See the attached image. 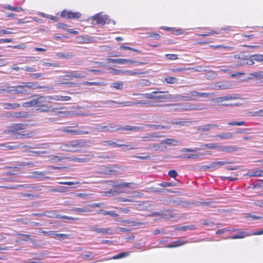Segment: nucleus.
<instances>
[{"mask_svg":"<svg viewBox=\"0 0 263 263\" xmlns=\"http://www.w3.org/2000/svg\"><path fill=\"white\" fill-rule=\"evenodd\" d=\"M20 197H27L29 199L32 200V199H34L35 198H37L39 197V195L37 194H33L21 193Z\"/></svg>","mask_w":263,"mask_h":263,"instance_id":"nucleus-35","label":"nucleus"},{"mask_svg":"<svg viewBox=\"0 0 263 263\" xmlns=\"http://www.w3.org/2000/svg\"><path fill=\"white\" fill-rule=\"evenodd\" d=\"M42 88L38 82H22L21 85L12 86L9 90L14 94H29L32 89Z\"/></svg>","mask_w":263,"mask_h":263,"instance_id":"nucleus-1","label":"nucleus"},{"mask_svg":"<svg viewBox=\"0 0 263 263\" xmlns=\"http://www.w3.org/2000/svg\"><path fill=\"white\" fill-rule=\"evenodd\" d=\"M126 61L127 64H135L137 66L144 65L145 64L144 62H138L132 59H126Z\"/></svg>","mask_w":263,"mask_h":263,"instance_id":"nucleus-53","label":"nucleus"},{"mask_svg":"<svg viewBox=\"0 0 263 263\" xmlns=\"http://www.w3.org/2000/svg\"><path fill=\"white\" fill-rule=\"evenodd\" d=\"M158 185L163 187H166L168 186H174L176 185V183L173 182H162L160 183H159Z\"/></svg>","mask_w":263,"mask_h":263,"instance_id":"nucleus-46","label":"nucleus"},{"mask_svg":"<svg viewBox=\"0 0 263 263\" xmlns=\"http://www.w3.org/2000/svg\"><path fill=\"white\" fill-rule=\"evenodd\" d=\"M51 100L50 96H44L42 95H36V103L35 107L36 110L42 112H48L53 111L55 108L49 105ZM62 107L56 108L55 109H62Z\"/></svg>","mask_w":263,"mask_h":263,"instance_id":"nucleus-2","label":"nucleus"},{"mask_svg":"<svg viewBox=\"0 0 263 263\" xmlns=\"http://www.w3.org/2000/svg\"><path fill=\"white\" fill-rule=\"evenodd\" d=\"M27 124L19 123L15 124L8 127L7 132L8 133H18V132L20 130H22L25 128Z\"/></svg>","mask_w":263,"mask_h":263,"instance_id":"nucleus-9","label":"nucleus"},{"mask_svg":"<svg viewBox=\"0 0 263 263\" xmlns=\"http://www.w3.org/2000/svg\"><path fill=\"white\" fill-rule=\"evenodd\" d=\"M98 213L103 215H109L113 218H116L119 216V215L114 211H109L105 210H100Z\"/></svg>","mask_w":263,"mask_h":263,"instance_id":"nucleus-18","label":"nucleus"},{"mask_svg":"<svg viewBox=\"0 0 263 263\" xmlns=\"http://www.w3.org/2000/svg\"><path fill=\"white\" fill-rule=\"evenodd\" d=\"M251 57H252V60H254L255 61L263 63V54H252L251 55Z\"/></svg>","mask_w":263,"mask_h":263,"instance_id":"nucleus-38","label":"nucleus"},{"mask_svg":"<svg viewBox=\"0 0 263 263\" xmlns=\"http://www.w3.org/2000/svg\"><path fill=\"white\" fill-rule=\"evenodd\" d=\"M191 95L193 97H195V99L197 97H210L212 94L209 93H206V92H199L195 91H191Z\"/></svg>","mask_w":263,"mask_h":263,"instance_id":"nucleus-25","label":"nucleus"},{"mask_svg":"<svg viewBox=\"0 0 263 263\" xmlns=\"http://www.w3.org/2000/svg\"><path fill=\"white\" fill-rule=\"evenodd\" d=\"M60 130L63 132L73 135L88 134L89 133V132L87 131L72 129L69 127H63L61 129H60Z\"/></svg>","mask_w":263,"mask_h":263,"instance_id":"nucleus-8","label":"nucleus"},{"mask_svg":"<svg viewBox=\"0 0 263 263\" xmlns=\"http://www.w3.org/2000/svg\"><path fill=\"white\" fill-rule=\"evenodd\" d=\"M36 103V95L33 96L30 99L23 103L22 106L24 107H35Z\"/></svg>","mask_w":263,"mask_h":263,"instance_id":"nucleus-17","label":"nucleus"},{"mask_svg":"<svg viewBox=\"0 0 263 263\" xmlns=\"http://www.w3.org/2000/svg\"><path fill=\"white\" fill-rule=\"evenodd\" d=\"M131 126L130 125H125L124 126H120L119 127L115 129H114V132H116L118 130H126V131H131Z\"/></svg>","mask_w":263,"mask_h":263,"instance_id":"nucleus-47","label":"nucleus"},{"mask_svg":"<svg viewBox=\"0 0 263 263\" xmlns=\"http://www.w3.org/2000/svg\"><path fill=\"white\" fill-rule=\"evenodd\" d=\"M51 100L60 101H67L71 99L69 96H62L60 95H55L54 96H50Z\"/></svg>","mask_w":263,"mask_h":263,"instance_id":"nucleus-24","label":"nucleus"},{"mask_svg":"<svg viewBox=\"0 0 263 263\" xmlns=\"http://www.w3.org/2000/svg\"><path fill=\"white\" fill-rule=\"evenodd\" d=\"M70 235L66 234H59L57 235V237H59V240H65L69 238Z\"/></svg>","mask_w":263,"mask_h":263,"instance_id":"nucleus-61","label":"nucleus"},{"mask_svg":"<svg viewBox=\"0 0 263 263\" xmlns=\"http://www.w3.org/2000/svg\"><path fill=\"white\" fill-rule=\"evenodd\" d=\"M118 142H124L123 140L118 139L116 142H112L111 141H105L102 142V144L104 146L112 145L115 147H126L127 149H135L137 147L134 144H118Z\"/></svg>","mask_w":263,"mask_h":263,"instance_id":"nucleus-5","label":"nucleus"},{"mask_svg":"<svg viewBox=\"0 0 263 263\" xmlns=\"http://www.w3.org/2000/svg\"><path fill=\"white\" fill-rule=\"evenodd\" d=\"M117 127V125L115 123H110L106 126H102L97 125L95 127H91L93 131L98 132H114L113 128Z\"/></svg>","mask_w":263,"mask_h":263,"instance_id":"nucleus-6","label":"nucleus"},{"mask_svg":"<svg viewBox=\"0 0 263 263\" xmlns=\"http://www.w3.org/2000/svg\"><path fill=\"white\" fill-rule=\"evenodd\" d=\"M217 89H227L230 88V85L228 82H219L215 84Z\"/></svg>","mask_w":263,"mask_h":263,"instance_id":"nucleus-23","label":"nucleus"},{"mask_svg":"<svg viewBox=\"0 0 263 263\" xmlns=\"http://www.w3.org/2000/svg\"><path fill=\"white\" fill-rule=\"evenodd\" d=\"M207 146V144H201L199 147H196L195 148H183L181 151L186 152L189 153H197L201 149H205Z\"/></svg>","mask_w":263,"mask_h":263,"instance_id":"nucleus-15","label":"nucleus"},{"mask_svg":"<svg viewBox=\"0 0 263 263\" xmlns=\"http://www.w3.org/2000/svg\"><path fill=\"white\" fill-rule=\"evenodd\" d=\"M128 253L127 252H122V253H120L115 256H114L112 258L114 259H120V258H123L125 256H126L127 255H128Z\"/></svg>","mask_w":263,"mask_h":263,"instance_id":"nucleus-58","label":"nucleus"},{"mask_svg":"<svg viewBox=\"0 0 263 263\" xmlns=\"http://www.w3.org/2000/svg\"><path fill=\"white\" fill-rule=\"evenodd\" d=\"M72 211L79 213L87 212L88 211L87 209L86 208H73Z\"/></svg>","mask_w":263,"mask_h":263,"instance_id":"nucleus-52","label":"nucleus"},{"mask_svg":"<svg viewBox=\"0 0 263 263\" xmlns=\"http://www.w3.org/2000/svg\"><path fill=\"white\" fill-rule=\"evenodd\" d=\"M2 147H5L7 149H16L18 146L17 145H11L9 143H3L1 145Z\"/></svg>","mask_w":263,"mask_h":263,"instance_id":"nucleus-34","label":"nucleus"},{"mask_svg":"<svg viewBox=\"0 0 263 263\" xmlns=\"http://www.w3.org/2000/svg\"><path fill=\"white\" fill-rule=\"evenodd\" d=\"M91 18L93 20L96 21V24L104 25L105 24H109L111 23L113 24H115V22L114 20L109 19L108 15H103L101 13L95 15Z\"/></svg>","mask_w":263,"mask_h":263,"instance_id":"nucleus-4","label":"nucleus"},{"mask_svg":"<svg viewBox=\"0 0 263 263\" xmlns=\"http://www.w3.org/2000/svg\"><path fill=\"white\" fill-rule=\"evenodd\" d=\"M124 83L121 81H117L112 83L110 87L118 90H122L123 89Z\"/></svg>","mask_w":263,"mask_h":263,"instance_id":"nucleus-26","label":"nucleus"},{"mask_svg":"<svg viewBox=\"0 0 263 263\" xmlns=\"http://www.w3.org/2000/svg\"><path fill=\"white\" fill-rule=\"evenodd\" d=\"M60 149L63 151L74 152V151L72 149V147L69 142L66 143V144H62L60 147Z\"/></svg>","mask_w":263,"mask_h":263,"instance_id":"nucleus-29","label":"nucleus"},{"mask_svg":"<svg viewBox=\"0 0 263 263\" xmlns=\"http://www.w3.org/2000/svg\"><path fill=\"white\" fill-rule=\"evenodd\" d=\"M237 232L238 233V235L242 236L243 238H244L246 236H251V233H249L247 231H240L239 230H237Z\"/></svg>","mask_w":263,"mask_h":263,"instance_id":"nucleus-49","label":"nucleus"},{"mask_svg":"<svg viewBox=\"0 0 263 263\" xmlns=\"http://www.w3.org/2000/svg\"><path fill=\"white\" fill-rule=\"evenodd\" d=\"M18 235L20 236L21 239L23 241H27L30 240L31 241H33V239L31 238V236L29 235L19 233Z\"/></svg>","mask_w":263,"mask_h":263,"instance_id":"nucleus-40","label":"nucleus"},{"mask_svg":"<svg viewBox=\"0 0 263 263\" xmlns=\"http://www.w3.org/2000/svg\"><path fill=\"white\" fill-rule=\"evenodd\" d=\"M44 74L41 73H35L30 74V77L33 79H38L41 78V79H44L43 77Z\"/></svg>","mask_w":263,"mask_h":263,"instance_id":"nucleus-45","label":"nucleus"},{"mask_svg":"<svg viewBox=\"0 0 263 263\" xmlns=\"http://www.w3.org/2000/svg\"><path fill=\"white\" fill-rule=\"evenodd\" d=\"M237 98L234 95H230L226 96L220 97L216 98H214L212 99L213 102L219 103V102H222L228 100H232L236 99Z\"/></svg>","mask_w":263,"mask_h":263,"instance_id":"nucleus-11","label":"nucleus"},{"mask_svg":"<svg viewBox=\"0 0 263 263\" xmlns=\"http://www.w3.org/2000/svg\"><path fill=\"white\" fill-rule=\"evenodd\" d=\"M177 158H181L183 159H197L199 158V155L197 154H190L187 156H179V157H177Z\"/></svg>","mask_w":263,"mask_h":263,"instance_id":"nucleus-44","label":"nucleus"},{"mask_svg":"<svg viewBox=\"0 0 263 263\" xmlns=\"http://www.w3.org/2000/svg\"><path fill=\"white\" fill-rule=\"evenodd\" d=\"M211 129V126H210V124H208L206 125L198 126L196 128V130L198 132L203 133L209 132Z\"/></svg>","mask_w":263,"mask_h":263,"instance_id":"nucleus-28","label":"nucleus"},{"mask_svg":"<svg viewBox=\"0 0 263 263\" xmlns=\"http://www.w3.org/2000/svg\"><path fill=\"white\" fill-rule=\"evenodd\" d=\"M127 222L128 224H129L132 226H140L142 224H144V223L142 222L137 221H125Z\"/></svg>","mask_w":263,"mask_h":263,"instance_id":"nucleus-56","label":"nucleus"},{"mask_svg":"<svg viewBox=\"0 0 263 263\" xmlns=\"http://www.w3.org/2000/svg\"><path fill=\"white\" fill-rule=\"evenodd\" d=\"M68 159L69 160L73 161L75 162L79 163H83L86 162L88 161V158L85 156H83L82 157H78L75 156H72L71 157H68Z\"/></svg>","mask_w":263,"mask_h":263,"instance_id":"nucleus-22","label":"nucleus"},{"mask_svg":"<svg viewBox=\"0 0 263 263\" xmlns=\"http://www.w3.org/2000/svg\"><path fill=\"white\" fill-rule=\"evenodd\" d=\"M20 106V105L18 103H6L5 108L8 109H15L18 108Z\"/></svg>","mask_w":263,"mask_h":263,"instance_id":"nucleus-41","label":"nucleus"},{"mask_svg":"<svg viewBox=\"0 0 263 263\" xmlns=\"http://www.w3.org/2000/svg\"><path fill=\"white\" fill-rule=\"evenodd\" d=\"M186 243H187V241H186L178 240L174 241L171 243L167 244L166 246V248H171L177 247L182 246Z\"/></svg>","mask_w":263,"mask_h":263,"instance_id":"nucleus-20","label":"nucleus"},{"mask_svg":"<svg viewBox=\"0 0 263 263\" xmlns=\"http://www.w3.org/2000/svg\"><path fill=\"white\" fill-rule=\"evenodd\" d=\"M180 143L179 141H177L174 139L168 138L164 140L161 141V144H167L169 145H178Z\"/></svg>","mask_w":263,"mask_h":263,"instance_id":"nucleus-19","label":"nucleus"},{"mask_svg":"<svg viewBox=\"0 0 263 263\" xmlns=\"http://www.w3.org/2000/svg\"><path fill=\"white\" fill-rule=\"evenodd\" d=\"M9 115L8 117H12L14 118H26L28 116V114L26 111H12L8 113Z\"/></svg>","mask_w":263,"mask_h":263,"instance_id":"nucleus-16","label":"nucleus"},{"mask_svg":"<svg viewBox=\"0 0 263 263\" xmlns=\"http://www.w3.org/2000/svg\"><path fill=\"white\" fill-rule=\"evenodd\" d=\"M252 116L257 117H263V109L250 112Z\"/></svg>","mask_w":263,"mask_h":263,"instance_id":"nucleus-60","label":"nucleus"},{"mask_svg":"<svg viewBox=\"0 0 263 263\" xmlns=\"http://www.w3.org/2000/svg\"><path fill=\"white\" fill-rule=\"evenodd\" d=\"M65 159H68V157L65 156H53L50 159L52 162H62Z\"/></svg>","mask_w":263,"mask_h":263,"instance_id":"nucleus-27","label":"nucleus"},{"mask_svg":"<svg viewBox=\"0 0 263 263\" xmlns=\"http://www.w3.org/2000/svg\"><path fill=\"white\" fill-rule=\"evenodd\" d=\"M6 8L9 10L13 11L18 12L20 11H23V9L21 7H12L11 6L9 5L6 7Z\"/></svg>","mask_w":263,"mask_h":263,"instance_id":"nucleus-54","label":"nucleus"},{"mask_svg":"<svg viewBox=\"0 0 263 263\" xmlns=\"http://www.w3.org/2000/svg\"><path fill=\"white\" fill-rule=\"evenodd\" d=\"M168 91H153L151 93H144V94H141V95L143 96L145 98L147 99H156L157 95L156 94L158 93H168Z\"/></svg>","mask_w":263,"mask_h":263,"instance_id":"nucleus-21","label":"nucleus"},{"mask_svg":"<svg viewBox=\"0 0 263 263\" xmlns=\"http://www.w3.org/2000/svg\"><path fill=\"white\" fill-rule=\"evenodd\" d=\"M229 163H231V162L228 161H215L216 168L217 169L222 165Z\"/></svg>","mask_w":263,"mask_h":263,"instance_id":"nucleus-62","label":"nucleus"},{"mask_svg":"<svg viewBox=\"0 0 263 263\" xmlns=\"http://www.w3.org/2000/svg\"><path fill=\"white\" fill-rule=\"evenodd\" d=\"M161 216H165L168 217H173V216L172 215V210L169 209H164L160 211Z\"/></svg>","mask_w":263,"mask_h":263,"instance_id":"nucleus-33","label":"nucleus"},{"mask_svg":"<svg viewBox=\"0 0 263 263\" xmlns=\"http://www.w3.org/2000/svg\"><path fill=\"white\" fill-rule=\"evenodd\" d=\"M193 229H194V226H185L179 228L177 229V230L181 231H187L189 230H192Z\"/></svg>","mask_w":263,"mask_h":263,"instance_id":"nucleus-63","label":"nucleus"},{"mask_svg":"<svg viewBox=\"0 0 263 263\" xmlns=\"http://www.w3.org/2000/svg\"><path fill=\"white\" fill-rule=\"evenodd\" d=\"M249 80L255 79L257 80L260 81V82L263 83V71L258 70L253 73L249 74Z\"/></svg>","mask_w":263,"mask_h":263,"instance_id":"nucleus-10","label":"nucleus"},{"mask_svg":"<svg viewBox=\"0 0 263 263\" xmlns=\"http://www.w3.org/2000/svg\"><path fill=\"white\" fill-rule=\"evenodd\" d=\"M181 98V95H171L168 94L167 97V100L169 101H180Z\"/></svg>","mask_w":263,"mask_h":263,"instance_id":"nucleus-30","label":"nucleus"},{"mask_svg":"<svg viewBox=\"0 0 263 263\" xmlns=\"http://www.w3.org/2000/svg\"><path fill=\"white\" fill-rule=\"evenodd\" d=\"M165 82L167 84H175L178 82V79L176 77H167L164 79Z\"/></svg>","mask_w":263,"mask_h":263,"instance_id":"nucleus-36","label":"nucleus"},{"mask_svg":"<svg viewBox=\"0 0 263 263\" xmlns=\"http://www.w3.org/2000/svg\"><path fill=\"white\" fill-rule=\"evenodd\" d=\"M115 156L112 154H104L103 155H100L98 156L99 158H102L104 159H110L114 158Z\"/></svg>","mask_w":263,"mask_h":263,"instance_id":"nucleus-48","label":"nucleus"},{"mask_svg":"<svg viewBox=\"0 0 263 263\" xmlns=\"http://www.w3.org/2000/svg\"><path fill=\"white\" fill-rule=\"evenodd\" d=\"M57 55L62 59H71L73 57L72 53L69 52L66 53L58 52L57 53Z\"/></svg>","mask_w":263,"mask_h":263,"instance_id":"nucleus-32","label":"nucleus"},{"mask_svg":"<svg viewBox=\"0 0 263 263\" xmlns=\"http://www.w3.org/2000/svg\"><path fill=\"white\" fill-rule=\"evenodd\" d=\"M234 133L227 132V133H221L219 135L214 136L215 138H219L221 140H229L234 138Z\"/></svg>","mask_w":263,"mask_h":263,"instance_id":"nucleus-13","label":"nucleus"},{"mask_svg":"<svg viewBox=\"0 0 263 263\" xmlns=\"http://www.w3.org/2000/svg\"><path fill=\"white\" fill-rule=\"evenodd\" d=\"M193 108H192L191 107H175L174 108L170 109V111H183V110H189L191 109H193Z\"/></svg>","mask_w":263,"mask_h":263,"instance_id":"nucleus-55","label":"nucleus"},{"mask_svg":"<svg viewBox=\"0 0 263 263\" xmlns=\"http://www.w3.org/2000/svg\"><path fill=\"white\" fill-rule=\"evenodd\" d=\"M104 104H111L112 103H116L118 104H123L124 106H132L133 105H141L144 107H151L154 106V104L152 102L145 101L144 100L136 101L135 102H116L112 100H106L102 102Z\"/></svg>","mask_w":263,"mask_h":263,"instance_id":"nucleus-3","label":"nucleus"},{"mask_svg":"<svg viewBox=\"0 0 263 263\" xmlns=\"http://www.w3.org/2000/svg\"><path fill=\"white\" fill-rule=\"evenodd\" d=\"M165 57L168 60H173L178 59L177 55L175 54H166Z\"/></svg>","mask_w":263,"mask_h":263,"instance_id":"nucleus-64","label":"nucleus"},{"mask_svg":"<svg viewBox=\"0 0 263 263\" xmlns=\"http://www.w3.org/2000/svg\"><path fill=\"white\" fill-rule=\"evenodd\" d=\"M191 69V68L178 67L172 69L173 72H184L186 70Z\"/></svg>","mask_w":263,"mask_h":263,"instance_id":"nucleus-59","label":"nucleus"},{"mask_svg":"<svg viewBox=\"0 0 263 263\" xmlns=\"http://www.w3.org/2000/svg\"><path fill=\"white\" fill-rule=\"evenodd\" d=\"M81 14L80 12H72L68 11V13L67 14V17L68 18H78L81 16Z\"/></svg>","mask_w":263,"mask_h":263,"instance_id":"nucleus-31","label":"nucleus"},{"mask_svg":"<svg viewBox=\"0 0 263 263\" xmlns=\"http://www.w3.org/2000/svg\"><path fill=\"white\" fill-rule=\"evenodd\" d=\"M90 230L97 233H102L103 234H112V233L110 228H98L95 227H91Z\"/></svg>","mask_w":263,"mask_h":263,"instance_id":"nucleus-12","label":"nucleus"},{"mask_svg":"<svg viewBox=\"0 0 263 263\" xmlns=\"http://www.w3.org/2000/svg\"><path fill=\"white\" fill-rule=\"evenodd\" d=\"M204 170H206L208 169H211L212 170H216V165L215 161H212L209 163L208 165H205L202 166Z\"/></svg>","mask_w":263,"mask_h":263,"instance_id":"nucleus-39","label":"nucleus"},{"mask_svg":"<svg viewBox=\"0 0 263 263\" xmlns=\"http://www.w3.org/2000/svg\"><path fill=\"white\" fill-rule=\"evenodd\" d=\"M228 124L229 125H232V126H233V125L241 126V125H245L246 122L244 121H239V122L231 121L230 122H229L228 123Z\"/></svg>","mask_w":263,"mask_h":263,"instance_id":"nucleus-51","label":"nucleus"},{"mask_svg":"<svg viewBox=\"0 0 263 263\" xmlns=\"http://www.w3.org/2000/svg\"><path fill=\"white\" fill-rule=\"evenodd\" d=\"M187 96H181L180 101H187L196 100L195 97H193L192 96L191 92L189 93H187Z\"/></svg>","mask_w":263,"mask_h":263,"instance_id":"nucleus-42","label":"nucleus"},{"mask_svg":"<svg viewBox=\"0 0 263 263\" xmlns=\"http://www.w3.org/2000/svg\"><path fill=\"white\" fill-rule=\"evenodd\" d=\"M67 74L64 77H68V80H72V77L82 79L86 76L85 72H80L79 71H69L66 72Z\"/></svg>","mask_w":263,"mask_h":263,"instance_id":"nucleus-7","label":"nucleus"},{"mask_svg":"<svg viewBox=\"0 0 263 263\" xmlns=\"http://www.w3.org/2000/svg\"><path fill=\"white\" fill-rule=\"evenodd\" d=\"M132 184V183H131L124 182L122 183H118L117 184H115L114 186L118 189L124 188V187H129V185Z\"/></svg>","mask_w":263,"mask_h":263,"instance_id":"nucleus-50","label":"nucleus"},{"mask_svg":"<svg viewBox=\"0 0 263 263\" xmlns=\"http://www.w3.org/2000/svg\"><path fill=\"white\" fill-rule=\"evenodd\" d=\"M72 148L77 147L81 146L83 144V142L81 140H73L69 142Z\"/></svg>","mask_w":263,"mask_h":263,"instance_id":"nucleus-43","label":"nucleus"},{"mask_svg":"<svg viewBox=\"0 0 263 263\" xmlns=\"http://www.w3.org/2000/svg\"><path fill=\"white\" fill-rule=\"evenodd\" d=\"M160 146L155 143H152L148 144L146 147L145 149H152L154 151H158L160 149Z\"/></svg>","mask_w":263,"mask_h":263,"instance_id":"nucleus-37","label":"nucleus"},{"mask_svg":"<svg viewBox=\"0 0 263 263\" xmlns=\"http://www.w3.org/2000/svg\"><path fill=\"white\" fill-rule=\"evenodd\" d=\"M21 70L29 72H35L37 71L35 67L30 66L22 67Z\"/></svg>","mask_w":263,"mask_h":263,"instance_id":"nucleus-57","label":"nucleus"},{"mask_svg":"<svg viewBox=\"0 0 263 263\" xmlns=\"http://www.w3.org/2000/svg\"><path fill=\"white\" fill-rule=\"evenodd\" d=\"M238 148L234 146H224L223 145H219L217 147V150L219 152H226L227 153H231L235 152L237 150Z\"/></svg>","mask_w":263,"mask_h":263,"instance_id":"nucleus-14","label":"nucleus"}]
</instances>
